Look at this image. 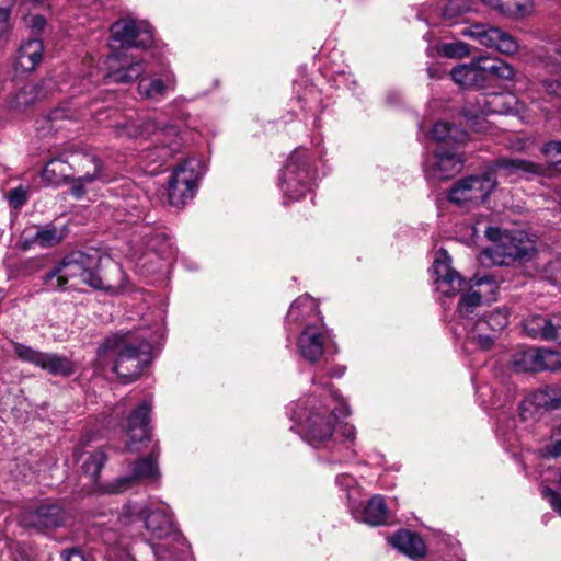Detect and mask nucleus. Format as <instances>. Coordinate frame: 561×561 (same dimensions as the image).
<instances>
[{"label":"nucleus","instance_id":"nucleus-1","mask_svg":"<svg viewBox=\"0 0 561 561\" xmlns=\"http://www.w3.org/2000/svg\"><path fill=\"white\" fill-rule=\"evenodd\" d=\"M152 350L151 336L145 330L119 331L107 336L99 353L108 354L113 359L112 370L123 383L139 378Z\"/></svg>","mask_w":561,"mask_h":561},{"label":"nucleus","instance_id":"nucleus-2","mask_svg":"<svg viewBox=\"0 0 561 561\" xmlns=\"http://www.w3.org/2000/svg\"><path fill=\"white\" fill-rule=\"evenodd\" d=\"M313 385H323L330 393V399L325 403L312 405L309 414L305 411H294L291 419L301 421L305 417V430L302 438L314 448L333 449L337 442L334 436L335 422L340 416H348L351 414L347 403L331 389L330 382H322V376L314 375Z\"/></svg>","mask_w":561,"mask_h":561},{"label":"nucleus","instance_id":"nucleus-3","mask_svg":"<svg viewBox=\"0 0 561 561\" xmlns=\"http://www.w3.org/2000/svg\"><path fill=\"white\" fill-rule=\"evenodd\" d=\"M103 257L98 251H73L64 256L48 273L44 283L50 290H67L79 284L108 291L113 288L102 275Z\"/></svg>","mask_w":561,"mask_h":561},{"label":"nucleus","instance_id":"nucleus-4","mask_svg":"<svg viewBox=\"0 0 561 561\" xmlns=\"http://www.w3.org/2000/svg\"><path fill=\"white\" fill-rule=\"evenodd\" d=\"M106 65V83L125 84L139 79L137 90L145 100L160 102L170 91L175 90L176 80L172 73H165L162 78L142 77L148 70V64L124 51L108 56Z\"/></svg>","mask_w":561,"mask_h":561},{"label":"nucleus","instance_id":"nucleus-5","mask_svg":"<svg viewBox=\"0 0 561 561\" xmlns=\"http://www.w3.org/2000/svg\"><path fill=\"white\" fill-rule=\"evenodd\" d=\"M313 174L306 151L295 150L282 171L279 187L287 201H298L311 190Z\"/></svg>","mask_w":561,"mask_h":561},{"label":"nucleus","instance_id":"nucleus-6","mask_svg":"<svg viewBox=\"0 0 561 561\" xmlns=\"http://www.w3.org/2000/svg\"><path fill=\"white\" fill-rule=\"evenodd\" d=\"M497 184V172L485 169L457 181L448 192V199L457 205H479L490 197Z\"/></svg>","mask_w":561,"mask_h":561},{"label":"nucleus","instance_id":"nucleus-7","mask_svg":"<svg viewBox=\"0 0 561 561\" xmlns=\"http://www.w3.org/2000/svg\"><path fill=\"white\" fill-rule=\"evenodd\" d=\"M203 173L204 167L196 158H188L179 163L168 182L169 203L174 207H183L191 201Z\"/></svg>","mask_w":561,"mask_h":561},{"label":"nucleus","instance_id":"nucleus-8","mask_svg":"<svg viewBox=\"0 0 561 561\" xmlns=\"http://www.w3.org/2000/svg\"><path fill=\"white\" fill-rule=\"evenodd\" d=\"M536 253L535 242L523 231L508 232L501 241L482 252V257L494 265H510L514 261H529Z\"/></svg>","mask_w":561,"mask_h":561},{"label":"nucleus","instance_id":"nucleus-9","mask_svg":"<svg viewBox=\"0 0 561 561\" xmlns=\"http://www.w3.org/2000/svg\"><path fill=\"white\" fill-rule=\"evenodd\" d=\"M141 126V136L148 138L151 135L159 137V146L150 149L147 157L152 161L165 162L170 159L181 147L182 138L179 136V129L174 125L159 126L152 118H142L139 121Z\"/></svg>","mask_w":561,"mask_h":561},{"label":"nucleus","instance_id":"nucleus-10","mask_svg":"<svg viewBox=\"0 0 561 561\" xmlns=\"http://www.w3.org/2000/svg\"><path fill=\"white\" fill-rule=\"evenodd\" d=\"M12 347L18 359L33 364L54 376L68 377L75 373L73 363L65 356L41 352L19 342H12Z\"/></svg>","mask_w":561,"mask_h":561},{"label":"nucleus","instance_id":"nucleus-11","mask_svg":"<svg viewBox=\"0 0 561 561\" xmlns=\"http://www.w3.org/2000/svg\"><path fill=\"white\" fill-rule=\"evenodd\" d=\"M297 347L301 357L311 364L319 362L324 354L337 353V346L330 333L318 325H307L302 330Z\"/></svg>","mask_w":561,"mask_h":561},{"label":"nucleus","instance_id":"nucleus-12","mask_svg":"<svg viewBox=\"0 0 561 561\" xmlns=\"http://www.w3.org/2000/svg\"><path fill=\"white\" fill-rule=\"evenodd\" d=\"M111 37L122 48L148 47L153 41L150 25L145 21L121 19L111 25Z\"/></svg>","mask_w":561,"mask_h":561},{"label":"nucleus","instance_id":"nucleus-13","mask_svg":"<svg viewBox=\"0 0 561 561\" xmlns=\"http://www.w3.org/2000/svg\"><path fill=\"white\" fill-rule=\"evenodd\" d=\"M463 35L477 41L480 45L493 48L504 55H514L518 50V42L507 32L486 24H473L466 27Z\"/></svg>","mask_w":561,"mask_h":561},{"label":"nucleus","instance_id":"nucleus-14","mask_svg":"<svg viewBox=\"0 0 561 561\" xmlns=\"http://www.w3.org/2000/svg\"><path fill=\"white\" fill-rule=\"evenodd\" d=\"M151 404L142 401L128 416L126 433L128 440L126 442V450L129 453H139L148 447L151 440L149 427V412Z\"/></svg>","mask_w":561,"mask_h":561},{"label":"nucleus","instance_id":"nucleus-15","mask_svg":"<svg viewBox=\"0 0 561 561\" xmlns=\"http://www.w3.org/2000/svg\"><path fill=\"white\" fill-rule=\"evenodd\" d=\"M447 251L440 249L435 256L432 270L435 275V288L445 297H454L466 286V279L455 271Z\"/></svg>","mask_w":561,"mask_h":561},{"label":"nucleus","instance_id":"nucleus-16","mask_svg":"<svg viewBox=\"0 0 561 561\" xmlns=\"http://www.w3.org/2000/svg\"><path fill=\"white\" fill-rule=\"evenodd\" d=\"M508 324V314L496 309L474 321L469 329L470 339L481 348L490 350L497 333Z\"/></svg>","mask_w":561,"mask_h":561},{"label":"nucleus","instance_id":"nucleus-17","mask_svg":"<svg viewBox=\"0 0 561 561\" xmlns=\"http://www.w3.org/2000/svg\"><path fill=\"white\" fill-rule=\"evenodd\" d=\"M159 448L153 445L149 456L140 458L130 465V476L121 478L116 481L113 492H123L128 489L133 482L145 480L156 482L160 472L158 469Z\"/></svg>","mask_w":561,"mask_h":561},{"label":"nucleus","instance_id":"nucleus-18","mask_svg":"<svg viewBox=\"0 0 561 561\" xmlns=\"http://www.w3.org/2000/svg\"><path fill=\"white\" fill-rule=\"evenodd\" d=\"M482 287H489L490 291L493 293L496 285L491 276H483L477 279L476 285L460 297L457 313L463 320L462 325L466 330L471 328L473 316L477 313V309L482 306L484 296Z\"/></svg>","mask_w":561,"mask_h":561},{"label":"nucleus","instance_id":"nucleus-19","mask_svg":"<svg viewBox=\"0 0 561 561\" xmlns=\"http://www.w3.org/2000/svg\"><path fill=\"white\" fill-rule=\"evenodd\" d=\"M65 510L57 503L45 502L24 515L27 526L37 530L55 529L64 525Z\"/></svg>","mask_w":561,"mask_h":561},{"label":"nucleus","instance_id":"nucleus-20","mask_svg":"<svg viewBox=\"0 0 561 561\" xmlns=\"http://www.w3.org/2000/svg\"><path fill=\"white\" fill-rule=\"evenodd\" d=\"M463 162L462 154L454 146L449 148L439 145L434 152L431 168L435 176L449 179L461 171Z\"/></svg>","mask_w":561,"mask_h":561},{"label":"nucleus","instance_id":"nucleus-21","mask_svg":"<svg viewBox=\"0 0 561 561\" xmlns=\"http://www.w3.org/2000/svg\"><path fill=\"white\" fill-rule=\"evenodd\" d=\"M523 329L525 334L531 339L558 340L561 343V319L559 317L530 316L523 321Z\"/></svg>","mask_w":561,"mask_h":561},{"label":"nucleus","instance_id":"nucleus-22","mask_svg":"<svg viewBox=\"0 0 561 561\" xmlns=\"http://www.w3.org/2000/svg\"><path fill=\"white\" fill-rule=\"evenodd\" d=\"M145 527L154 539L161 540L170 536H179L171 515L161 508L145 514Z\"/></svg>","mask_w":561,"mask_h":561},{"label":"nucleus","instance_id":"nucleus-23","mask_svg":"<svg viewBox=\"0 0 561 561\" xmlns=\"http://www.w3.org/2000/svg\"><path fill=\"white\" fill-rule=\"evenodd\" d=\"M389 542L411 559H420L426 553L422 537L410 530H399L389 538Z\"/></svg>","mask_w":561,"mask_h":561},{"label":"nucleus","instance_id":"nucleus-24","mask_svg":"<svg viewBox=\"0 0 561 561\" xmlns=\"http://www.w3.org/2000/svg\"><path fill=\"white\" fill-rule=\"evenodd\" d=\"M72 174L82 176L88 182L102 179L103 163L91 153H79L71 156Z\"/></svg>","mask_w":561,"mask_h":561},{"label":"nucleus","instance_id":"nucleus-25","mask_svg":"<svg viewBox=\"0 0 561 561\" xmlns=\"http://www.w3.org/2000/svg\"><path fill=\"white\" fill-rule=\"evenodd\" d=\"M44 46L37 38L23 42L16 55V67L23 71H33L42 61Z\"/></svg>","mask_w":561,"mask_h":561},{"label":"nucleus","instance_id":"nucleus-26","mask_svg":"<svg viewBox=\"0 0 561 561\" xmlns=\"http://www.w3.org/2000/svg\"><path fill=\"white\" fill-rule=\"evenodd\" d=\"M515 102V96L512 94L494 93L481 95L477 100L478 112L482 115L507 114L512 111Z\"/></svg>","mask_w":561,"mask_h":561},{"label":"nucleus","instance_id":"nucleus-27","mask_svg":"<svg viewBox=\"0 0 561 561\" xmlns=\"http://www.w3.org/2000/svg\"><path fill=\"white\" fill-rule=\"evenodd\" d=\"M478 65L483 85L489 77L512 80L515 76L514 68L508 62L499 58L481 56L478 58Z\"/></svg>","mask_w":561,"mask_h":561},{"label":"nucleus","instance_id":"nucleus-28","mask_svg":"<svg viewBox=\"0 0 561 561\" xmlns=\"http://www.w3.org/2000/svg\"><path fill=\"white\" fill-rule=\"evenodd\" d=\"M490 169L502 170L506 176L535 175L541 172V167L524 159L500 158Z\"/></svg>","mask_w":561,"mask_h":561},{"label":"nucleus","instance_id":"nucleus-29","mask_svg":"<svg viewBox=\"0 0 561 561\" xmlns=\"http://www.w3.org/2000/svg\"><path fill=\"white\" fill-rule=\"evenodd\" d=\"M450 76L457 84L463 88H483L478 58L453 68Z\"/></svg>","mask_w":561,"mask_h":561},{"label":"nucleus","instance_id":"nucleus-30","mask_svg":"<svg viewBox=\"0 0 561 561\" xmlns=\"http://www.w3.org/2000/svg\"><path fill=\"white\" fill-rule=\"evenodd\" d=\"M432 134L435 140L440 142V145H445L446 147L449 145H462L467 142L469 138L465 130L445 122L436 123L432 129Z\"/></svg>","mask_w":561,"mask_h":561},{"label":"nucleus","instance_id":"nucleus-31","mask_svg":"<svg viewBox=\"0 0 561 561\" xmlns=\"http://www.w3.org/2000/svg\"><path fill=\"white\" fill-rule=\"evenodd\" d=\"M70 170H72L71 162L55 158L46 163L42 171V178L50 185H59L70 180L72 176Z\"/></svg>","mask_w":561,"mask_h":561},{"label":"nucleus","instance_id":"nucleus-32","mask_svg":"<svg viewBox=\"0 0 561 561\" xmlns=\"http://www.w3.org/2000/svg\"><path fill=\"white\" fill-rule=\"evenodd\" d=\"M388 508L381 495L373 496L362 513V520L371 526H379L387 522Z\"/></svg>","mask_w":561,"mask_h":561},{"label":"nucleus","instance_id":"nucleus-33","mask_svg":"<svg viewBox=\"0 0 561 561\" xmlns=\"http://www.w3.org/2000/svg\"><path fill=\"white\" fill-rule=\"evenodd\" d=\"M67 233L66 226L57 227L54 224H48L38 228L33 239L42 248H51L64 240Z\"/></svg>","mask_w":561,"mask_h":561},{"label":"nucleus","instance_id":"nucleus-34","mask_svg":"<svg viewBox=\"0 0 561 561\" xmlns=\"http://www.w3.org/2000/svg\"><path fill=\"white\" fill-rule=\"evenodd\" d=\"M41 87L34 83L24 84L10 100L9 107L23 111L34 104L39 98Z\"/></svg>","mask_w":561,"mask_h":561},{"label":"nucleus","instance_id":"nucleus-35","mask_svg":"<svg viewBox=\"0 0 561 561\" xmlns=\"http://www.w3.org/2000/svg\"><path fill=\"white\" fill-rule=\"evenodd\" d=\"M106 461L105 453L102 449L94 450L85 455L82 462L83 476L89 480L90 484H95L101 469Z\"/></svg>","mask_w":561,"mask_h":561},{"label":"nucleus","instance_id":"nucleus-36","mask_svg":"<svg viewBox=\"0 0 561 561\" xmlns=\"http://www.w3.org/2000/svg\"><path fill=\"white\" fill-rule=\"evenodd\" d=\"M537 348H527L513 354L511 366L516 373H536Z\"/></svg>","mask_w":561,"mask_h":561},{"label":"nucleus","instance_id":"nucleus-37","mask_svg":"<svg viewBox=\"0 0 561 561\" xmlns=\"http://www.w3.org/2000/svg\"><path fill=\"white\" fill-rule=\"evenodd\" d=\"M471 10V0H446L440 7L442 18L449 23Z\"/></svg>","mask_w":561,"mask_h":561},{"label":"nucleus","instance_id":"nucleus-38","mask_svg":"<svg viewBox=\"0 0 561 561\" xmlns=\"http://www.w3.org/2000/svg\"><path fill=\"white\" fill-rule=\"evenodd\" d=\"M537 354L536 373L543 370L554 371L561 368V357L558 352L548 348H537Z\"/></svg>","mask_w":561,"mask_h":561},{"label":"nucleus","instance_id":"nucleus-39","mask_svg":"<svg viewBox=\"0 0 561 561\" xmlns=\"http://www.w3.org/2000/svg\"><path fill=\"white\" fill-rule=\"evenodd\" d=\"M317 309L313 299L309 295H304L297 298L289 307L288 318L293 321H298L305 314H309Z\"/></svg>","mask_w":561,"mask_h":561},{"label":"nucleus","instance_id":"nucleus-40","mask_svg":"<svg viewBox=\"0 0 561 561\" xmlns=\"http://www.w3.org/2000/svg\"><path fill=\"white\" fill-rule=\"evenodd\" d=\"M533 0H507L502 8L500 13L511 18H522L529 14L533 10Z\"/></svg>","mask_w":561,"mask_h":561},{"label":"nucleus","instance_id":"nucleus-41","mask_svg":"<svg viewBox=\"0 0 561 561\" xmlns=\"http://www.w3.org/2000/svg\"><path fill=\"white\" fill-rule=\"evenodd\" d=\"M148 248L165 259H169L174 254V250L171 242L165 238L163 233H156L150 239Z\"/></svg>","mask_w":561,"mask_h":561},{"label":"nucleus","instance_id":"nucleus-42","mask_svg":"<svg viewBox=\"0 0 561 561\" xmlns=\"http://www.w3.org/2000/svg\"><path fill=\"white\" fill-rule=\"evenodd\" d=\"M537 403L545 409L557 410L561 408V391L557 389L542 391L537 397Z\"/></svg>","mask_w":561,"mask_h":561},{"label":"nucleus","instance_id":"nucleus-43","mask_svg":"<svg viewBox=\"0 0 561 561\" xmlns=\"http://www.w3.org/2000/svg\"><path fill=\"white\" fill-rule=\"evenodd\" d=\"M439 53L448 58H462L470 54V49L463 42H453L442 44Z\"/></svg>","mask_w":561,"mask_h":561},{"label":"nucleus","instance_id":"nucleus-44","mask_svg":"<svg viewBox=\"0 0 561 561\" xmlns=\"http://www.w3.org/2000/svg\"><path fill=\"white\" fill-rule=\"evenodd\" d=\"M8 202L11 207L14 209H21L28 199V188L19 185L18 187H14L8 192Z\"/></svg>","mask_w":561,"mask_h":561},{"label":"nucleus","instance_id":"nucleus-45","mask_svg":"<svg viewBox=\"0 0 561 561\" xmlns=\"http://www.w3.org/2000/svg\"><path fill=\"white\" fill-rule=\"evenodd\" d=\"M115 133L118 137L138 138L141 136V126L139 121H128L116 125Z\"/></svg>","mask_w":561,"mask_h":561},{"label":"nucleus","instance_id":"nucleus-46","mask_svg":"<svg viewBox=\"0 0 561 561\" xmlns=\"http://www.w3.org/2000/svg\"><path fill=\"white\" fill-rule=\"evenodd\" d=\"M69 181H71L70 193L77 199H80L85 195L87 184L92 183V182L85 181L84 179H82V176H78L75 174H72V176L70 178Z\"/></svg>","mask_w":561,"mask_h":561},{"label":"nucleus","instance_id":"nucleus-47","mask_svg":"<svg viewBox=\"0 0 561 561\" xmlns=\"http://www.w3.org/2000/svg\"><path fill=\"white\" fill-rule=\"evenodd\" d=\"M542 153L549 159L550 163L557 164L561 160V141H550L542 147Z\"/></svg>","mask_w":561,"mask_h":561},{"label":"nucleus","instance_id":"nucleus-48","mask_svg":"<svg viewBox=\"0 0 561 561\" xmlns=\"http://www.w3.org/2000/svg\"><path fill=\"white\" fill-rule=\"evenodd\" d=\"M546 276L553 283L561 282V257L550 261L545 267Z\"/></svg>","mask_w":561,"mask_h":561},{"label":"nucleus","instance_id":"nucleus-49","mask_svg":"<svg viewBox=\"0 0 561 561\" xmlns=\"http://www.w3.org/2000/svg\"><path fill=\"white\" fill-rule=\"evenodd\" d=\"M541 493L543 499L549 501L552 508L561 515V495L551 488H545Z\"/></svg>","mask_w":561,"mask_h":561},{"label":"nucleus","instance_id":"nucleus-50","mask_svg":"<svg viewBox=\"0 0 561 561\" xmlns=\"http://www.w3.org/2000/svg\"><path fill=\"white\" fill-rule=\"evenodd\" d=\"M33 34L37 35L41 34L46 25V20L43 15L36 14L30 16V20L27 21Z\"/></svg>","mask_w":561,"mask_h":561},{"label":"nucleus","instance_id":"nucleus-51","mask_svg":"<svg viewBox=\"0 0 561 561\" xmlns=\"http://www.w3.org/2000/svg\"><path fill=\"white\" fill-rule=\"evenodd\" d=\"M542 85L547 93L550 95L561 98V81L559 80H543Z\"/></svg>","mask_w":561,"mask_h":561},{"label":"nucleus","instance_id":"nucleus-52","mask_svg":"<svg viewBox=\"0 0 561 561\" xmlns=\"http://www.w3.org/2000/svg\"><path fill=\"white\" fill-rule=\"evenodd\" d=\"M10 11L0 9V38L4 37L11 28L10 24Z\"/></svg>","mask_w":561,"mask_h":561},{"label":"nucleus","instance_id":"nucleus-53","mask_svg":"<svg viewBox=\"0 0 561 561\" xmlns=\"http://www.w3.org/2000/svg\"><path fill=\"white\" fill-rule=\"evenodd\" d=\"M336 484L344 490H351L355 484L356 480L350 474H339L335 478Z\"/></svg>","mask_w":561,"mask_h":561},{"label":"nucleus","instance_id":"nucleus-54","mask_svg":"<svg viewBox=\"0 0 561 561\" xmlns=\"http://www.w3.org/2000/svg\"><path fill=\"white\" fill-rule=\"evenodd\" d=\"M64 561H87L82 551L78 548H71L62 552Z\"/></svg>","mask_w":561,"mask_h":561},{"label":"nucleus","instance_id":"nucleus-55","mask_svg":"<svg viewBox=\"0 0 561 561\" xmlns=\"http://www.w3.org/2000/svg\"><path fill=\"white\" fill-rule=\"evenodd\" d=\"M508 232H503L501 229L499 228H495V227H489L486 230H485V236L488 237V239H490L491 241H494V243H497L501 241L502 237L503 236H507Z\"/></svg>","mask_w":561,"mask_h":561},{"label":"nucleus","instance_id":"nucleus-56","mask_svg":"<svg viewBox=\"0 0 561 561\" xmlns=\"http://www.w3.org/2000/svg\"><path fill=\"white\" fill-rule=\"evenodd\" d=\"M341 435L346 439L353 442L356 437V428L354 425L345 423L341 426Z\"/></svg>","mask_w":561,"mask_h":561},{"label":"nucleus","instance_id":"nucleus-57","mask_svg":"<svg viewBox=\"0 0 561 561\" xmlns=\"http://www.w3.org/2000/svg\"><path fill=\"white\" fill-rule=\"evenodd\" d=\"M556 440L548 446V454L554 458L561 457V436H554Z\"/></svg>","mask_w":561,"mask_h":561},{"label":"nucleus","instance_id":"nucleus-58","mask_svg":"<svg viewBox=\"0 0 561 561\" xmlns=\"http://www.w3.org/2000/svg\"><path fill=\"white\" fill-rule=\"evenodd\" d=\"M164 551V546L162 545H152V552L157 557V559L163 561L164 557L162 556V552Z\"/></svg>","mask_w":561,"mask_h":561},{"label":"nucleus","instance_id":"nucleus-59","mask_svg":"<svg viewBox=\"0 0 561 561\" xmlns=\"http://www.w3.org/2000/svg\"><path fill=\"white\" fill-rule=\"evenodd\" d=\"M484 4L489 5L492 9L501 11L502 2L500 0H481Z\"/></svg>","mask_w":561,"mask_h":561},{"label":"nucleus","instance_id":"nucleus-60","mask_svg":"<svg viewBox=\"0 0 561 561\" xmlns=\"http://www.w3.org/2000/svg\"><path fill=\"white\" fill-rule=\"evenodd\" d=\"M14 3H15V0H0V9L1 10L5 9V11L11 12V9L14 5Z\"/></svg>","mask_w":561,"mask_h":561},{"label":"nucleus","instance_id":"nucleus-61","mask_svg":"<svg viewBox=\"0 0 561 561\" xmlns=\"http://www.w3.org/2000/svg\"><path fill=\"white\" fill-rule=\"evenodd\" d=\"M427 71H428V75H430V77H431V78H436V77H438V76L436 75V70H435L433 67H430V68L427 69Z\"/></svg>","mask_w":561,"mask_h":561},{"label":"nucleus","instance_id":"nucleus-62","mask_svg":"<svg viewBox=\"0 0 561 561\" xmlns=\"http://www.w3.org/2000/svg\"><path fill=\"white\" fill-rule=\"evenodd\" d=\"M345 368L343 367H336V377H341L344 374Z\"/></svg>","mask_w":561,"mask_h":561},{"label":"nucleus","instance_id":"nucleus-63","mask_svg":"<svg viewBox=\"0 0 561 561\" xmlns=\"http://www.w3.org/2000/svg\"><path fill=\"white\" fill-rule=\"evenodd\" d=\"M58 116H59V115H58V112H54V113H51V114L49 115L48 119H49V121H55V119H57V118H58Z\"/></svg>","mask_w":561,"mask_h":561},{"label":"nucleus","instance_id":"nucleus-64","mask_svg":"<svg viewBox=\"0 0 561 561\" xmlns=\"http://www.w3.org/2000/svg\"><path fill=\"white\" fill-rule=\"evenodd\" d=\"M554 436H561V425L554 431Z\"/></svg>","mask_w":561,"mask_h":561}]
</instances>
